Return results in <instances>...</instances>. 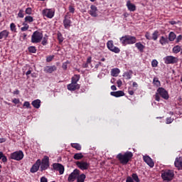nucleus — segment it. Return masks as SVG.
I'll return each mask as SVG.
<instances>
[{
  "label": "nucleus",
  "instance_id": "obj_1",
  "mask_svg": "<svg viewBox=\"0 0 182 182\" xmlns=\"http://www.w3.org/2000/svg\"><path fill=\"white\" fill-rule=\"evenodd\" d=\"M117 159L119 160V163L121 164H123V166H126L133 159V153L132 151H126L124 154L122 153H119L117 155Z\"/></svg>",
  "mask_w": 182,
  "mask_h": 182
},
{
  "label": "nucleus",
  "instance_id": "obj_2",
  "mask_svg": "<svg viewBox=\"0 0 182 182\" xmlns=\"http://www.w3.org/2000/svg\"><path fill=\"white\" fill-rule=\"evenodd\" d=\"M160 96L162 97V99H164V100H168L170 98V96L168 95V92L166 90L164 87H159L156 90V92L154 95L155 100L156 102H160Z\"/></svg>",
  "mask_w": 182,
  "mask_h": 182
},
{
  "label": "nucleus",
  "instance_id": "obj_3",
  "mask_svg": "<svg viewBox=\"0 0 182 182\" xmlns=\"http://www.w3.org/2000/svg\"><path fill=\"white\" fill-rule=\"evenodd\" d=\"M161 177L164 181H171L174 178V171L171 169L163 170Z\"/></svg>",
  "mask_w": 182,
  "mask_h": 182
},
{
  "label": "nucleus",
  "instance_id": "obj_4",
  "mask_svg": "<svg viewBox=\"0 0 182 182\" xmlns=\"http://www.w3.org/2000/svg\"><path fill=\"white\" fill-rule=\"evenodd\" d=\"M119 41L122 45H133L136 43V37L126 35L119 38Z\"/></svg>",
  "mask_w": 182,
  "mask_h": 182
},
{
  "label": "nucleus",
  "instance_id": "obj_5",
  "mask_svg": "<svg viewBox=\"0 0 182 182\" xmlns=\"http://www.w3.org/2000/svg\"><path fill=\"white\" fill-rule=\"evenodd\" d=\"M43 38L42 32L36 31L31 36V42L33 43H39Z\"/></svg>",
  "mask_w": 182,
  "mask_h": 182
},
{
  "label": "nucleus",
  "instance_id": "obj_6",
  "mask_svg": "<svg viewBox=\"0 0 182 182\" xmlns=\"http://www.w3.org/2000/svg\"><path fill=\"white\" fill-rule=\"evenodd\" d=\"M23 152L22 151H16L11 154L10 157L11 160H16V161H21L23 159Z\"/></svg>",
  "mask_w": 182,
  "mask_h": 182
},
{
  "label": "nucleus",
  "instance_id": "obj_7",
  "mask_svg": "<svg viewBox=\"0 0 182 182\" xmlns=\"http://www.w3.org/2000/svg\"><path fill=\"white\" fill-rule=\"evenodd\" d=\"M164 61L166 65H174L178 62V58L173 55H168L164 58Z\"/></svg>",
  "mask_w": 182,
  "mask_h": 182
},
{
  "label": "nucleus",
  "instance_id": "obj_8",
  "mask_svg": "<svg viewBox=\"0 0 182 182\" xmlns=\"http://www.w3.org/2000/svg\"><path fill=\"white\" fill-rule=\"evenodd\" d=\"M42 14L46 18H49V19H52L53 16H55V9H46L42 11Z\"/></svg>",
  "mask_w": 182,
  "mask_h": 182
},
{
  "label": "nucleus",
  "instance_id": "obj_9",
  "mask_svg": "<svg viewBox=\"0 0 182 182\" xmlns=\"http://www.w3.org/2000/svg\"><path fill=\"white\" fill-rule=\"evenodd\" d=\"M80 174V171L79 169H75L68 176V181L73 182L77 178V176Z\"/></svg>",
  "mask_w": 182,
  "mask_h": 182
},
{
  "label": "nucleus",
  "instance_id": "obj_10",
  "mask_svg": "<svg viewBox=\"0 0 182 182\" xmlns=\"http://www.w3.org/2000/svg\"><path fill=\"white\" fill-rule=\"evenodd\" d=\"M76 166L80 168V170H87L89 167H90V164L87 163L86 161H77L75 162Z\"/></svg>",
  "mask_w": 182,
  "mask_h": 182
},
{
  "label": "nucleus",
  "instance_id": "obj_11",
  "mask_svg": "<svg viewBox=\"0 0 182 182\" xmlns=\"http://www.w3.org/2000/svg\"><path fill=\"white\" fill-rule=\"evenodd\" d=\"M48 167H49V157L44 156V158L42 159V161H41V171L48 170Z\"/></svg>",
  "mask_w": 182,
  "mask_h": 182
},
{
  "label": "nucleus",
  "instance_id": "obj_12",
  "mask_svg": "<svg viewBox=\"0 0 182 182\" xmlns=\"http://www.w3.org/2000/svg\"><path fill=\"white\" fill-rule=\"evenodd\" d=\"M67 89L70 92H75V90H79L80 89V85L71 81V83L67 85Z\"/></svg>",
  "mask_w": 182,
  "mask_h": 182
},
{
  "label": "nucleus",
  "instance_id": "obj_13",
  "mask_svg": "<svg viewBox=\"0 0 182 182\" xmlns=\"http://www.w3.org/2000/svg\"><path fill=\"white\" fill-rule=\"evenodd\" d=\"M53 168L56 171H59L60 174H63V173H65V166L61 164H53Z\"/></svg>",
  "mask_w": 182,
  "mask_h": 182
},
{
  "label": "nucleus",
  "instance_id": "obj_14",
  "mask_svg": "<svg viewBox=\"0 0 182 182\" xmlns=\"http://www.w3.org/2000/svg\"><path fill=\"white\" fill-rule=\"evenodd\" d=\"M57 69L56 65H47L44 67V72L45 73H53Z\"/></svg>",
  "mask_w": 182,
  "mask_h": 182
},
{
  "label": "nucleus",
  "instance_id": "obj_15",
  "mask_svg": "<svg viewBox=\"0 0 182 182\" xmlns=\"http://www.w3.org/2000/svg\"><path fill=\"white\" fill-rule=\"evenodd\" d=\"M174 165L178 170H182V156L176 158Z\"/></svg>",
  "mask_w": 182,
  "mask_h": 182
},
{
  "label": "nucleus",
  "instance_id": "obj_16",
  "mask_svg": "<svg viewBox=\"0 0 182 182\" xmlns=\"http://www.w3.org/2000/svg\"><path fill=\"white\" fill-rule=\"evenodd\" d=\"M143 159H144V161L146 163L148 166H149V167H151V168L154 167V162L153 161V159L150 158V156H143Z\"/></svg>",
  "mask_w": 182,
  "mask_h": 182
},
{
  "label": "nucleus",
  "instance_id": "obj_17",
  "mask_svg": "<svg viewBox=\"0 0 182 182\" xmlns=\"http://www.w3.org/2000/svg\"><path fill=\"white\" fill-rule=\"evenodd\" d=\"M41 166V159L37 160L36 163H35L32 167L31 168V173H36L38 170H39V167Z\"/></svg>",
  "mask_w": 182,
  "mask_h": 182
},
{
  "label": "nucleus",
  "instance_id": "obj_18",
  "mask_svg": "<svg viewBox=\"0 0 182 182\" xmlns=\"http://www.w3.org/2000/svg\"><path fill=\"white\" fill-rule=\"evenodd\" d=\"M71 24H72V21H70V18L68 16H65L63 20L64 28L65 29H69L70 28Z\"/></svg>",
  "mask_w": 182,
  "mask_h": 182
},
{
  "label": "nucleus",
  "instance_id": "obj_19",
  "mask_svg": "<svg viewBox=\"0 0 182 182\" xmlns=\"http://www.w3.org/2000/svg\"><path fill=\"white\" fill-rule=\"evenodd\" d=\"M89 14L91 15V16L96 18V16H97V7H96L95 5H91Z\"/></svg>",
  "mask_w": 182,
  "mask_h": 182
},
{
  "label": "nucleus",
  "instance_id": "obj_20",
  "mask_svg": "<svg viewBox=\"0 0 182 182\" xmlns=\"http://www.w3.org/2000/svg\"><path fill=\"white\" fill-rule=\"evenodd\" d=\"M110 95L111 96H114V97H122V96H124V92L122 90L111 92Z\"/></svg>",
  "mask_w": 182,
  "mask_h": 182
},
{
  "label": "nucleus",
  "instance_id": "obj_21",
  "mask_svg": "<svg viewBox=\"0 0 182 182\" xmlns=\"http://www.w3.org/2000/svg\"><path fill=\"white\" fill-rule=\"evenodd\" d=\"M127 6L130 12H134L136 11V5L132 4L130 1H127Z\"/></svg>",
  "mask_w": 182,
  "mask_h": 182
},
{
  "label": "nucleus",
  "instance_id": "obj_22",
  "mask_svg": "<svg viewBox=\"0 0 182 182\" xmlns=\"http://www.w3.org/2000/svg\"><path fill=\"white\" fill-rule=\"evenodd\" d=\"M8 36H9V31L7 30L0 32V39H6Z\"/></svg>",
  "mask_w": 182,
  "mask_h": 182
},
{
  "label": "nucleus",
  "instance_id": "obj_23",
  "mask_svg": "<svg viewBox=\"0 0 182 182\" xmlns=\"http://www.w3.org/2000/svg\"><path fill=\"white\" fill-rule=\"evenodd\" d=\"M168 42H170V41L168 40V38L167 37L161 36L159 39V43L162 46L167 45V43H168Z\"/></svg>",
  "mask_w": 182,
  "mask_h": 182
},
{
  "label": "nucleus",
  "instance_id": "obj_24",
  "mask_svg": "<svg viewBox=\"0 0 182 182\" xmlns=\"http://www.w3.org/2000/svg\"><path fill=\"white\" fill-rule=\"evenodd\" d=\"M32 106L35 107V109H39L41 107V100H35L31 102Z\"/></svg>",
  "mask_w": 182,
  "mask_h": 182
},
{
  "label": "nucleus",
  "instance_id": "obj_25",
  "mask_svg": "<svg viewBox=\"0 0 182 182\" xmlns=\"http://www.w3.org/2000/svg\"><path fill=\"white\" fill-rule=\"evenodd\" d=\"M127 80L132 79V76H133V70H129L128 72L124 73L123 75Z\"/></svg>",
  "mask_w": 182,
  "mask_h": 182
},
{
  "label": "nucleus",
  "instance_id": "obj_26",
  "mask_svg": "<svg viewBox=\"0 0 182 182\" xmlns=\"http://www.w3.org/2000/svg\"><path fill=\"white\" fill-rule=\"evenodd\" d=\"M108 49L111 50V52H114V53H120V48L116 47V46H107Z\"/></svg>",
  "mask_w": 182,
  "mask_h": 182
},
{
  "label": "nucleus",
  "instance_id": "obj_27",
  "mask_svg": "<svg viewBox=\"0 0 182 182\" xmlns=\"http://www.w3.org/2000/svg\"><path fill=\"white\" fill-rule=\"evenodd\" d=\"M85 180H86V175H85V173H82L77 176V182H85Z\"/></svg>",
  "mask_w": 182,
  "mask_h": 182
},
{
  "label": "nucleus",
  "instance_id": "obj_28",
  "mask_svg": "<svg viewBox=\"0 0 182 182\" xmlns=\"http://www.w3.org/2000/svg\"><path fill=\"white\" fill-rule=\"evenodd\" d=\"M153 85L154 86H156V87H160L161 86V82L159 80L157 77H154L153 79Z\"/></svg>",
  "mask_w": 182,
  "mask_h": 182
},
{
  "label": "nucleus",
  "instance_id": "obj_29",
  "mask_svg": "<svg viewBox=\"0 0 182 182\" xmlns=\"http://www.w3.org/2000/svg\"><path fill=\"white\" fill-rule=\"evenodd\" d=\"M176 38H177V36H176V33H174V32L171 31L169 33L168 40H169L170 42L174 41Z\"/></svg>",
  "mask_w": 182,
  "mask_h": 182
},
{
  "label": "nucleus",
  "instance_id": "obj_30",
  "mask_svg": "<svg viewBox=\"0 0 182 182\" xmlns=\"http://www.w3.org/2000/svg\"><path fill=\"white\" fill-rule=\"evenodd\" d=\"M119 73H120V70L119 68H113L111 70V75L114 77H116V76H117V75H119Z\"/></svg>",
  "mask_w": 182,
  "mask_h": 182
},
{
  "label": "nucleus",
  "instance_id": "obj_31",
  "mask_svg": "<svg viewBox=\"0 0 182 182\" xmlns=\"http://www.w3.org/2000/svg\"><path fill=\"white\" fill-rule=\"evenodd\" d=\"M79 80H80V75H74L71 78V82L73 83H77Z\"/></svg>",
  "mask_w": 182,
  "mask_h": 182
},
{
  "label": "nucleus",
  "instance_id": "obj_32",
  "mask_svg": "<svg viewBox=\"0 0 182 182\" xmlns=\"http://www.w3.org/2000/svg\"><path fill=\"white\" fill-rule=\"evenodd\" d=\"M71 147H73V149H75V150H78V151L82 150V146L80 145V144H78V143L71 144Z\"/></svg>",
  "mask_w": 182,
  "mask_h": 182
},
{
  "label": "nucleus",
  "instance_id": "obj_33",
  "mask_svg": "<svg viewBox=\"0 0 182 182\" xmlns=\"http://www.w3.org/2000/svg\"><path fill=\"white\" fill-rule=\"evenodd\" d=\"M0 160H1L2 163H6L8 161V158L2 151H0Z\"/></svg>",
  "mask_w": 182,
  "mask_h": 182
},
{
  "label": "nucleus",
  "instance_id": "obj_34",
  "mask_svg": "<svg viewBox=\"0 0 182 182\" xmlns=\"http://www.w3.org/2000/svg\"><path fill=\"white\" fill-rule=\"evenodd\" d=\"M73 159L75 160H82V159H83V154L82 153L75 154Z\"/></svg>",
  "mask_w": 182,
  "mask_h": 182
},
{
  "label": "nucleus",
  "instance_id": "obj_35",
  "mask_svg": "<svg viewBox=\"0 0 182 182\" xmlns=\"http://www.w3.org/2000/svg\"><path fill=\"white\" fill-rule=\"evenodd\" d=\"M159 35H160V33H159V31H155L152 33V36H151L152 40L153 41H157V39L159 38Z\"/></svg>",
  "mask_w": 182,
  "mask_h": 182
},
{
  "label": "nucleus",
  "instance_id": "obj_36",
  "mask_svg": "<svg viewBox=\"0 0 182 182\" xmlns=\"http://www.w3.org/2000/svg\"><path fill=\"white\" fill-rule=\"evenodd\" d=\"M131 178H132L133 181L140 182V178H139V176H137V173H132Z\"/></svg>",
  "mask_w": 182,
  "mask_h": 182
},
{
  "label": "nucleus",
  "instance_id": "obj_37",
  "mask_svg": "<svg viewBox=\"0 0 182 182\" xmlns=\"http://www.w3.org/2000/svg\"><path fill=\"white\" fill-rule=\"evenodd\" d=\"M23 26L21 28V31L22 32H26V31H28L29 29V25H28V23H23Z\"/></svg>",
  "mask_w": 182,
  "mask_h": 182
},
{
  "label": "nucleus",
  "instance_id": "obj_38",
  "mask_svg": "<svg viewBox=\"0 0 182 182\" xmlns=\"http://www.w3.org/2000/svg\"><path fill=\"white\" fill-rule=\"evenodd\" d=\"M68 65H70V60H67L66 62L63 63L62 68L63 69V70H68Z\"/></svg>",
  "mask_w": 182,
  "mask_h": 182
},
{
  "label": "nucleus",
  "instance_id": "obj_39",
  "mask_svg": "<svg viewBox=\"0 0 182 182\" xmlns=\"http://www.w3.org/2000/svg\"><path fill=\"white\" fill-rule=\"evenodd\" d=\"M25 22H28L29 23L33 22V17L31 16H26L24 18Z\"/></svg>",
  "mask_w": 182,
  "mask_h": 182
},
{
  "label": "nucleus",
  "instance_id": "obj_40",
  "mask_svg": "<svg viewBox=\"0 0 182 182\" xmlns=\"http://www.w3.org/2000/svg\"><path fill=\"white\" fill-rule=\"evenodd\" d=\"M180 50H181V47H180V46H174L173 48V53H178V52H180Z\"/></svg>",
  "mask_w": 182,
  "mask_h": 182
},
{
  "label": "nucleus",
  "instance_id": "obj_41",
  "mask_svg": "<svg viewBox=\"0 0 182 182\" xmlns=\"http://www.w3.org/2000/svg\"><path fill=\"white\" fill-rule=\"evenodd\" d=\"M28 51L30 53H36V48L35 46H29Z\"/></svg>",
  "mask_w": 182,
  "mask_h": 182
},
{
  "label": "nucleus",
  "instance_id": "obj_42",
  "mask_svg": "<svg viewBox=\"0 0 182 182\" xmlns=\"http://www.w3.org/2000/svg\"><path fill=\"white\" fill-rule=\"evenodd\" d=\"M10 29L11 32H16V25H15L14 23H11L10 24Z\"/></svg>",
  "mask_w": 182,
  "mask_h": 182
},
{
  "label": "nucleus",
  "instance_id": "obj_43",
  "mask_svg": "<svg viewBox=\"0 0 182 182\" xmlns=\"http://www.w3.org/2000/svg\"><path fill=\"white\" fill-rule=\"evenodd\" d=\"M158 65H159V61H157V60H153L151 62L152 68H157Z\"/></svg>",
  "mask_w": 182,
  "mask_h": 182
},
{
  "label": "nucleus",
  "instance_id": "obj_44",
  "mask_svg": "<svg viewBox=\"0 0 182 182\" xmlns=\"http://www.w3.org/2000/svg\"><path fill=\"white\" fill-rule=\"evenodd\" d=\"M25 13L26 15H32V8L28 7L26 9Z\"/></svg>",
  "mask_w": 182,
  "mask_h": 182
},
{
  "label": "nucleus",
  "instance_id": "obj_45",
  "mask_svg": "<svg viewBox=\"0 0 182 182\" xmlns=\"http://www.w3.org/2000/svg\"><path fill=\"white\" fill-rule=\"evenodd\" d=\"M54 58H55V55H49V56H47V58H46V62H48V63L52 62Z\"/></svg>",
  "mask_w": 182,
  "mask_h": 182
},
{
  "label": "nucleus",
  "instance_id": "obj_46",
  "mask_svg": "<svg viewBox=\"0 0 182 182\" xmlns=\"http://www.w3.org/2000/svg\"><path fill=\"white\" fill-rule=\"evenodd\" d=\"M18 18H23V16H25V14H23V9H20L18 13Z\"/></svg>",
  "mask_w": 182,
  "mask_h": 182
},
{
  "label": "nucleus",
  "instance_id": "obj_47",
  "mask_svg": "<svg viewBox=\"0 0 182 182\" xmlns=\"http://www.w3.org/2000/svg\"><path fill=\"white\" fill-rule=\"evenodd\" d=\"M23 106V107H26L27 109H31V103H29V102L28 101L24 102Z\"/></svg>",
  "mask_w": 182,
  "mask_h": 182
},
{
  "label": "nucleus",
  "instance_id": "obj_48",
  "mask_svg": "<svg viewBox=\"0 0 182 182\" xmlns=\"http://www.w3.org/2000/svg\"><path fill=\"white\" fill-rule=\"evenodd\" d=\"M58 39L60 43H61V42H63V36H62V33H58Z\"/></svg>",
  "mask_w": 182,
  "mask_h": 182
},
{
  "label": "nucleus",
  "instance_id": "obj_49",
  "mask_svg": "<svg viewBox=\"0 0 182 182\" xmlns=\"http://www.w3.org/2000/svg\"><path fill=\"white\" fill-rule=\"evenodd\" d=\"M42 45L44 46L48 45V37H44L43 41H42Z\"/></svg>",
  "mask_w": 182,
  "mask_h": 182
},
{
  "label": "nucleus",
  "instance_id": "obj_50",
  "mask_svg": "<svg viewBox=\"0 0 182 182\" xmlns=\"http://www.w3.org/2000/svg\"><path fill=\"white\" fill-rule=\"evenodd\" d=\"M174 121V119H171V117L166 118V124H170L171 123H173Z\"/></svg>",
  "mask_w": 182,
  "mask_h": 182
},
{
  "label": "nucleus",
  "instance_id": "obj_51",
  "mask_svg": "<svg viewBox=\"0 0 182 182\" xmlns=\"http://www.w3.org/2000/svg\"><path fill=\"white\" fill-rule=\"evenodd\" d=\"M12 102L14 103V105H18V103H20L21 101H20L19 99H18V98H14V99L12 100Z\"/></svg>",
  "mask_w": 182,
  "mask_h": 182
},
{
  "label": "nucleus",
  "instance_id": "obj_52",
  "mask_svg": "<svg viewBox=\"0 0 182 182\" xmlns=\"http://www.w3.org/2000/svg\"><path fill=\"white\" fill-rule=\"evenodd\" d=\"M181 41H182V36H181V35H179V36L176 38V43H178L179 42H181Z\"/></svg>",
  "mask_w": 182,
  "mask_h": 182
},
{
  "label": "nucleus",
  "instance_id": "obj_53",
  "mask_svg": "<svg viewBox=\"0 0 182 182\" xmlns=\"http://www.w3.org/2000/svg\"><path fill=\"white\" fill-rule=\"evenodd\" d=\"M145 37L146 38V39H148L149 41H151V36H150L149 33H146L145 34Z\"/></svg>",
  "mask_w": 182,
  "mask_h": 182
},
{
  "label": "nucleus",
  "instance_id": "obj_54",
  "mask_svg": "<svg viewBox=\"0 0 182 182\" xmlns=\"http://www.w3.org/2000/svg\"><path fill=\"white\" fill-rule=\"evenodd\" d=\"M117 85L118 87H121L122 85H123V82H122V80H118L117 81Z\"/></svg>",
  "mask_w": 182,
  "mask_h": 182
},
{
  "label": "nucleus",
  "instance_id": "obj_55",
  "mask_svg": "<svg viewBox=\"0 0 182 182\" xmlns=\"http://www.w3.org/2000/svg\"><path fill=\"white\" fill-rule=\"evenodd\" d=\"M69 11L71 14H74L75 12V7L74 6H69Z\"/></svg>",
  "mask_w": 182,
  "mask_h": 182
},
{
  "label": "nucleus",
  "instance_id": "obj_56",
  "mask_svg": "<svg viewBox=\"0 0 182 182\" xmlns=\"http://www.w3.org/2000/svg\"><path fill=\"white\" fill-rule=\"evenodd\" d=\"M137 49L139 50V52L143 53L144 50V46H137Z\"/></svg>",
  "mask_w": 182,
  "mask_h": 182
},
{
  "label": "nucleus",
  "instance_id": "obj_57",
  "mask_svg": "<svg viewBox=\"0 0 182 182\" xmlns=\"http://www.w3.org/2000/svg\"><path fill=\"white\" fill-rule=\"evenodd\" d=\"M128 93L129 95H130L131 96H133V95H134V91H133L132 90H130V88L128 89Z\"/></svg>",
  "mask_w": 182,
  "mask_h": 182
},
{
  "label": "nucleus",
  "instance_id": "obj_58",
  "mask_svg": "<svg viewBox=\"0 0 182 182\" xmlns=\"http://www.w3.org/2000/svg\"><path fill=\"white\" fill-rule=\"evenodd\" d=\"M126 182H134V181H133V178H132V177L128 176L127 178Z\"/></svg>",
  "mask_w": 182,
  "mask_h": 182
},
{
  "label": "nucleus",
  "instance_id": "obj_59",
  "mask_svg": "<svg viewBox=\"0 0 182 182\" xmlns=\"http://www.w3.org/2000/svg\"><path fill=\"white\" fill-rule=\"evenodd\" d=\"M41 182H48V178H46V177H41Z\"/></svg>",
  "mask_w": 182,
  "mask_h": 182
},
{
  "label": "nucleus",
  "instance_id": "obj_60",
  "mask_svg": "<svg viewBox=\"0 0 182 182\" xmlns=\"http://www.w3.org/2000/svg\"><path fill=\"white\" fill-rule=\"evenodd\" d=\"M107 46H113V41H109L107 43Z\"/></svg>",
  "mask_w": 182,
  "mask_h": 182
},
{
  "label": "nucleus",
  "instance_id": "obj_61",
  "mask_svg": "<svg viewBox=\"0 0 182 182\" xmlns=\"http://www.w3.org/2000/svg\"><path fill=\"white\" fill-rule=\"evenodd\" d=\"M99 66H103V64L101 62H99L97 64H96L95 68L97 69Z\"/></svg>",
  "mask_w": 182,
  "mask_h": 182
},
{
  "label": "nucleus",
  "instance_id": "obj_62",
  "mask_svg": "<svg viewBox=\"0 0 182 182\" xmlns=\"http://www.w3.org/2000/svg\"><path fill=\"white\" fill-rule=\"evenodd\" d=\"M6 141V139L5 138H0V144L1 143H5Z\"/></svg>",
  "mask_w": 182,
  "mask_h": 182
},
{
  "label": "nucleus",
  "instance_id": "obj_63",
  "mask_svg": "<svg viewBox=\"0 0 182 182\" xmlns=\"http://www.w3.org/2000/svg\"><path fill=\"white\" fill-rule=\"evenodd\" d=\"M111 89L112 90H117V87H116V85H112Z\"/></svg>",
  "mask_w": 182,
  "mask_h": 182
},
{
  "label": "nucleus",
  "instance_id": "obj_64",
  "mask_svg": "<svg viewBox=\"0 0 182 182\" xmlns=\"http://www.w3.org/2000/svg\"><path fill=\"white\" fill-rule=\"evenodd\" d=\"M14 95H19V90H16L15 91H14Z\"/></svg>",
  "mask_w": 182,
  "mask_h": 182
}]
</instances>
